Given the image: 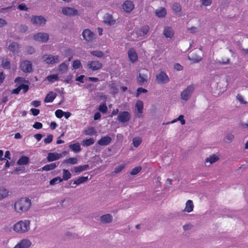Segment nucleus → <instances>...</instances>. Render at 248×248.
Listing matches in <instances>:
<instances>
[{"instance_id": "nucleus-1", "label": "nucleus", "mask_w": 248, "mask_h": 248, "mask_svg": "<svg viewBox=\"0 0 248 248\" xmlns=\"http://www.w3.org/2000/svg\"><path fill=\"white\" fill-rule=\"evenodd\" d=\"M31 206V201L27 198H22L16 201L14 204L15 211L17 213L27 211Z\"/></svg>"}, {"instance_id": "nucleus-2", "label": "nucleus", "mask_w": 248, "mask_h": 248, "mask_svg": "<svg viewBox=\"0 0 248 248\" xmlns=\"http://www.w3.org/2000/svg\"><path fill=\"white\" fill-rule=\"evenodd\" d=\"M30 221L28 220H21L16 223L13 227L14 230L19 233H23L30 229Z\"/></svg>"}, {"instance_id": "nucleus-3", "label": "nucleus", "mask_w": 248, "mask_h": 248, "mask_svg": "<svg viewBox=\"0 0 248 248\" xmlns=\"http://www.w3.org/2000/svg\"><path fill=\"white\" fill-rule=\"evenodd\" d=\"M42 59L46 64L54 65L60 62V56L51 54L45 55L42 56Z\"/></svg>"}, {"instance_id": "nucleus-4", "label": "nucleus", "mask_w": 248, "mask_h": 248, "mask_svg": "<svg viewBox=\"0 0 248 248\" xmlns=\"http://www.w3.org/2000/svg\"><path fill=\"white\" fill-rule=\"evenodd\" d=\"M21 70L25 73H30L32 71V63L31 61L25 60L20 65Z\"/></svg>"}, {"instance_id": "nucleus-5", "label": "nucleus", "mask_w": 248, "mask_h": 248, "mask_svg": "<svg viewBox=\"0 0 248 248\" xmlns=\"http://www.w3.org/2000/svg\"><path fill=\"white\" fill-rule=\"evenodd\" d=\"M131 119L130 113L127 111H121L118 115L117 120L120 123L128 122Z\"/></svg>"}, {"instance_id": "nucleus-6", "label": "nucleus", "mask_w": 248, "mask_h": 248, "mask_svg": "<svg viewBox=\"0 0 248 248\" xmlns=\"http://www.w3.org/2000/svg\"><path fill=\"white\" fill-rule=\"evenodd\" d=\"M156 81L158 84H164L168 83L170 79L164 72H160L156 76Z\"/></svg>"}, {"instance_id": "nucleus-7", "label": "nucleus", "mask_w": 248, "mask_h": 248, "mask_svg": "<svg viewBox=\"0 0 248 248\" xmlns=\"http://www.w3.org/2000/svg\"><path fill=\"white\" fill-rule=\"evenodd\" d=\"M194 87L192 85L188 86L181 93V98L185 101L187 100L190 97L192 93L193 92Z\"/></svg>"}, {"instance_id": "nucleus-8", "label": "nucleus", "mask_w": 248, "mask_h": 248, "mask_svg": "<svg viewBox=\"0 0 248 248\" xmlns=\"http://www.w3.org/2000/svg\"><path fill=\"white\" fill-rule=\"evenodd\" d=\"M87 67L92 71H96L101 68L102 64L98 61H90L87 63Z\"/></svg>"}, {"instance_id": "nucleus-9", "label": "nucleus", "mask_w": 248, "mask_h": 248, "mask_svg": "<svg viewBox=\"0 0 248 248\" xmlns=\"http://www.w3.org/2000/svg\"><path fill=\"white\" fill-rule=\"evenodd\" d=\"M82 36L87 42H91L94 38V33L89 29L83 30Z\"/></svg>"}, {"instance_id": "nucleus-10", "label": "nucleus", "mask_w": 248, "mask_h": 248, "mask_svg": "<svg viewBox=\"0 0 248 248\" xmlns=\"http://www.w3.org/2000/svg\"><path fill=\"white\" fill-rule=\"evenodd\" d=\"M31 21L34 25L43 26L46 24V20L42 16H32Z\"/></svg>"}, {"instance_id": "nucleus-11", "label": "nucleus", "mask_w": 248, "mask_h": 248, "mask_svg": "<svg viewBox=\"0 0 248 248\" xmlns=\"http://www.w3.org/2000/svg\"><path fill=\"white\" fill-rule=\"evenodd\" d=\"M48 39V34L45 32H39L34 36V39L39 42H46Z\"/></svg>"}, {"instance_id": "nucleus-12", "label": "nucleus", "mask_w": 248, "mask_h": 248, "mask_svg": "<svg viewBox=\"0 0 248 248\" xmlns=\"http://www.w3.org/2000/svg\"><path fill=\"white\" fill-rule=\"evenodd\" d=\"M124 10L126 13H130L134 8V4L131 0H126L122 5Z\"/></svg>"}, {"instance_id": "nucleus-13", "label": "nucleus", "mask_w": 248, "mask_h": 248, "mask_svg": "<svg viewBox=\"0 0 248 248\" xmlns=\"http://www.w3.org/2000/svg\"><path fill=\"white\" fill-rule=\"evenodd\" d=\"M31 244V242L27 239H23L20 241L14 248H28Z\"/></svg>"}, {"instance_id": "nucleus-14", "label": "nucleus", "mask_w": 248, "mask_h": 248, "mask_svg": "<svg viewBox=\"0 0 248 248\" xmlns=\"http://www.w3.org/2000/svg\"><path fill=\"white\" fill-rule=\"evenodd\" d=\"M62 13L67 16H72L76 15L78 11L74 8L66 7L62 8Z\"/></svg>"}, {"instance_id": "nucleus-15", "label": "nucleus", "mask_w": 248, "mask_h": 248, "mask_svg": "<svg viewBox=\"0 0 248 248\" xmlns=\"http://www.w3.org/2000/svg\"><path fill=\"white\" fill-rule=\"evenodd\" d=\"M148 81L147 73H139L138 76L137 82L140 85H142Z\"/></svg>"}, {"instance_id": "nucleus-16", "label": "nucleus", "mask_w": 248, "mask_h": 248, "mask_svg": "<svg viewBox=\"0 0 248 248\" xmlns=\"http://www.w3.org/2000/svg\"><path fill=\"white\" fill-rule=\"evenodd\" d=\"M111 137L106 136L101 138L98 141L97 144L100 146H107L111 141Z\"/></svg>"}, {"instance_id": "nucleus-17", "label": "nucleus", "mask_w": 248, "mask_h": 248, "mask_svg": "<svg viewBox=\"0 0 248 248\" xmlns=\"http://www.w3.org/2000/svg\"><path fill=\"white\" fill-rule=\"evenodd\" d=\"M128 56L129 60L132 62H134L137 61L138 58L137 53H136L135 50L133 48L129 49L128 50Z\"/></svg>"}, {"instance_id": "nucleus-18", "label": "nucleus", "mask_w": 248, "mask_h": 248, "mask_svg": "<svg viewBox=\"0 0 248 248\" xmlns=\"http://www.w3.org/2000/svg\"><path fill=\"white\" fill-rule=\"evenodd\" d=\"M174 34V31L173 29L170 27H165L163 31V35L166 38H171Z\"/></svg>"}, {"instance_id": "nucleus-19", "label": "nucleus", "mask_w": 248, "mask_h": 248, "mask_svg": "<svg viewBox=\"0 0 248 248\" xmlns=\"http://www.w3.org/2000/svg\"><path fill=\"white\" fill-rule=\"evenodd\" d=\"M103 21L105 23L112 25L115 23V20L113 19L112 16L109 14H106L103 17Z\"/></svg>"}, {"instance_id": "nucleus-20", "label": "nucleus", "mask_w": 248, "mask_h": 248, "mask_svg": "<svg viewBox=\"0 0 248 248\" xmlns=\"http://www.w3.org/2000/svg\"><path fill=\"white\" fill-rule=\"evenodd\" d=\"M62 156V154H58L57 153H50L48 154L47 159L48 161L51 162L59 159Z\"/></svg>"}, {"instance_id": "nucleus-21", "label": "nucleus", "mask_w": 248, "mask_h": 248, "mask_svg": "<svg viewBox=\"0 0 248 248\" xmlns=\"http://www.w3.org/2000/svg\"><path fill=\"white\" fill-rule=\"evenodd\" d=\"M155 14L158 17H164L167 14L166 9L164 7H159L155 10Z\"/></svg>"}, {"instance_id": "nucleus-22", "label": "nucleus", "mask_w": 248, "mask_h": 248, "mask_svg": "<svg viewBox=\"0 0 248 248\" xmlns=\"http://www.w3.org/2000/svg\"><path fill=\"white\" fill-rule=\"evenodd\" d=\"M56 97V93L53 92H49L45 98L46 103L52 102Z\"/></svg>"}, {"instance_id": "nucleus-23", "label": "nucleus", "mask_w": 248, "mask_h": 248, "mask_svg": "<svg viewBox=\"0 0 248 248\" xmlns=\"http://www.w3.org/2000/svg\"><path fill=\"white\" fill-rule=\"evenodd\" d=\"M218 159V157L216 155L210 156L209 157L206 158L205 160V165L206 166H209L217 161Z\"/></svg>"}, {"instance_id": "nucleus-24", "label": "nucleus", "mask_w": 248, "mask_h": 248, "mask_svg": "<svg viewBox=\"0 0 248 248\" xmlns=\"http://www.w3.org/2000/svg\"><path fill=\"white\" fill-rule=\"evenodd\" d=\"M29 162V158L26 156H22L17 161V164L18 165H26Z\"/></svg>"}, {"instance_id": "nucleus-25", "label": "nucleus", "mask_w": 248, "mask_h": 248, "mask_svg": "<svg viewBox=\"0 0 248 248\" xmlns=\"http://www.w3.org/2000/svg\"><path fill=\"white\" fill-rule=\"evenodd\" d=\"M58 165V163H53L49 164H47L44 166L42 168V170L48 171L54 170Z\"/></svg>"}, {"instance_id": "nucleus-26", "label": "nucleus", "mask_w": 248, "mask_h": 248, "mask_svg": "<svg viewBox=\"0 0 248 248\" xmlns=\"http://www.w3.org/2000/svg\"><path fill=\"white\" fill-rule=\"evenodd\" d=\"M68 69V64L65 62L62 63L58 67L57 70L62 73L65 74L66 73Z\"/></svg>"}, {"instance_id": "nucleus-27", "label": "nucleus", "mask_w": 248, "mask_h": 248, "mask_svg": "<svg viewBox=\"0 0 248 248\" xmlns=\"http://www.w3.org/2000/svg\"><path fill=\"white\" fill-rule=\"evenodd\" d=\"M194 207V205L193 203V202L191 200H188L186 203V207L185 209V211L187 212H191L193 211Z\"/></svg>"}, {"instance_id": "nucleus-28", "label": "nucleus", "mask_w": 248, "mask_h": 248, "mask_svg": "<svg viewBox=\"0 0 248 248\" xmlns=\"http://www.w3.org/2000/svg\"><path fill=\"white\" fill-rule=\"evenodd\" d=\"M69 147L72 151L76 153H78L81 151L80 146L78 142L70 144Z\"/></svg>"}, {"instance_id": "nucleus-29", "label": "nucleus", "mask_w": 248, "mask_h": 248, "mask_svg": "<svg viewBox=\"0 0 248 248\" xmlns=\"http://www.w3.org/2000/svg\"><path fill=\"white\" fill-rule=\"evenodd\" d=\"M135 107L139 113L141 114L143 112V103L142 101L138 100L136 104Z\"/></svg>"}, {"instance_id": "nucleus-30", "label": "nucleus", "mask_w": 248, "mask_h": 248, "mask_svg": "<svg viewBox=\"0 0 248 248\" xmlns=\"http://www.w3.org/2000/svg\"><path fill=\"white\" fill-rule=\"evenodd\" d=\"M89 165H84L77 166L74 167V171L75 173H79L86 170L87 169L89 168Z\"/></svg>"}, {"instance_id": "nucleus-31", "label": "nucleus", "mask_w": 248, "mask_h": 248, "mask_svg": "<svg viewBox=\"0 0 248 248\" xmlns=\"http://www.w3.org/2000/svg\"><path fill=\"white\" fill-rule=\"evenodd\" d=\"M100 219L101 221L104 223H109L111 221L112 219V217L110 214H106L100 217Z\"/></svg>"}, {"instance_id": "nucleus-32", "label": "nucleus", "mask_w": 248, "mask_h": 248, "mask_svg": "<svg viewBox=\"0 0 248 248\" xmlns=\"http://www.w3.org/2000/svg\"><path fill=\"white\" fill-rule=\"evenodd\" d=\"M9 191L4 187H0V200L4 199L9 195Z\"/></svg>"}, {"instance_id": "nucleus-33", "label": "nucleus", "mask_w": 248, "mask_h": 248, "mask_svg": "<svg viewBox=\"0 0 248 248\" xmlns=\"http://www.w3.org/2000/svg\"><path fill=\"white\" fill-rule=\"evenodd\" d=\"M84 133L86 135L92 136L96 134V131L95 128L93 127H89L84 130Z\"/></svg>"}, {"instance_id": "nucleus-34", "label": "nucleus", "mask_w": 248, "mask_h": 248, "mask_svg": "<svg viewBox=\"0 0 248 248\" xmlns=\"http://www.w3.org/2000/svg\"><path fill=\"white\" fill-rule=\"evenodd\" d=\"M71 177V174L68 170L63 169L62 170V181H67Z\"/></svg>"}, {"instance_id": "nucleus-35", "label": "nucleus", "mask_w": 248, "mask_h": 248, "mask_svg": "<svg viewBox=\"0 0 248 248\" xmlns=\"http://www.w3.org/2000/svg\"><path fill=\"white\" fill-rule=\"evenodd\" d=\"M149 27L148 25H145L141 28L139 31V34L140 36H145L148 32Z\"/></svg>"}, {"instance_id": "nucleus-36", "label": "nucleus", "mask_w": 248, "mask_h": 248, "mask_svg": "<svg viewBox=\"0 0 248 248\" xmlns=\"http://www.w3.org/2000/svg\"><path fill=\"white\" fill-rule=\"evenodd\" d=\"M47 80L50 83H54L56 81H57L59 79L58 74H52L47 76L46 78Z\"/></svg>"}, {"instance_id": "nucleus-37", "label": "nucleus", "mask_w": 248, "mask_h": 248, "mask_svg": "<svg viewBox=\"0 0 248 248\" xmlns=\"http://www.w3.org/2000/svg\"><path fill=\"white\" fill-rule=\"evenodd\" d=\"M78 163V159L75 157H70L69 158L65 159L62 163L69 164L71 165L76 164Z\"/></svg>"}, {"instance_id": "nucleus-38", "label": "nucleus", "mask_w": 248, "mask_h": 248, "mask_svg": "<svg viewBox=\"0 0 248 248\" xmlns=\"http://www.w3.org/2000/svg\"><path fill=\"white\" fill-rule=\"evenodd\" d=\"M94 143V140L93 138H90L83 140L82 142V145L83 146H89L93 145Z\"/></svg>"}, {"instance_id": "nucleus-39", "label": "nucleus", "mask_w": 248, "mask_h": 248, "mask_svg": "<svg viewBox=\"0 0 248 248\" xmlns=\"http://www.w3.org/2000/svg\"><path fill=\"white\" fill-rule=\"evenodd\" d=\"M178 121H180L181 124L182 125H184L185 124L186 122H185V120L184 119V116L182 115H180L177 118L175 119L170 122L167 123L166 124H173Z\"/></svg>"}, {"instance_id": "nucleus-40", "label": "nucleus", "mask_w": 248, "mask_h": 248, "mask_svg": "<svg viewBox=\"0 0 248 248\" xmlns=\"http://www.w3.org/2000/svg\"><path fill=\"white\" fill-rule=\"evenodd\" d=\"M88 179V177L87 176H86V177L82 176V177H80L79 178L77 179V180H76L74 182L73 184H75L76 185H80L82 183L85 182L86 181H87Z\"/></svg>"}, {"instance_id": "nucleus-41", "label": "nucleus", "mask_w": 248, "mask_h": 248, "mask_svg": "<svg viewBox=\"0 0 248 248\" xmlns=\"http://www.w3.org/2000/svg\"><path fill=\"white\" fill-rule=\"evenodd\" d=\"M109 86L111 90L112 93L114 94H115L118 93V87L115 83H111V84H109Z\"/></svg>"}, {"instance_id": "nucleus-42", "label": "nucleus", "mask_w": 248, "mask_h": 248, "mask_svg": "<svg viewBox=\"0 0 248 248\" xmlns=\"http://www.w3.org/2000/svg\"><path fill=\"white\" fill-rule=\"evenodd\" d=\"M188 59L193 62H198L202 60V57L196 55L191 54L188 56Z\"/></svg>"}, {"instance_id": "nucleus-43", "label": "nucleus", "mask_w": 248, "mask_h": 248, "mask_svg": "<svg viewBox=\"0 0 248 248\" xmlns=\"http://www.w3.org/2000/svg\"><path fill=\"white\" fill-rule=\"evenodd\" d=\"M91 54L97 58H101L104 55V53L100 50H93L90 52Z\"/></svg>"}, {"instance_id": "nucleus-44", "label": "nucleus", "mask_w": 248, "mask_h": 248, "mask_svg": "<svg viewBox=\"0 0 248 248\" xmlns=\"http://www.w3.org/2000/svg\"><path fill=\"white\" fill-rule=\"evenodd\" d=\"M62 181V179L60 177H56L49 181V184L51 186H53L57 183H60Z\"/></svg>"}, {"instance_id": "nucleus-45", "label": "nucleus", "mask_w": 248, "mask_h": 248, "mask_svg": "<svg viewBox=\"0 0 248 248\" xmlns=\"http://www.w3.org/2000/svg\"><path fill=\"white\" fill-rule=\"evenodd\" d=\"M172 10L176 13L180 12L181 11V6L180 4L178 3H175L172 5Z\"/></svg>"}, {"instance_id": "nucleus-46", "label": "nucleus", "mask_w": 248, "mask_h": 248, "mask_svg": "<svg viewBox=\"0 0 248 248\" xmlns=\"http://www.w3.org/2000/svg\"><path fill=\"white\" fill-rule=\"evenodd\" d=\"M142 141L141 139L139 137H136L133 140V144L135 147H138Z\"/></svg>"}, {"instance_id": "nucleus-47", "label": "nucleus", "mask_w": 248, "mask_h": 248, "mask_svg": "<svg viewBox=\"0 0 248 248\" xmlns=\"http://www.w3.org/2000/svg\"><path fill=\"white\" fill-rule=\"evenodd\" d=\"M2 66L7 69L10 68V62L6 59H3L2 61Z\"/></svg>"}, {"instance_id": "nucleus-48", "label": "nucleus", "mask_w": 248, "mask_h": 248, "mask_svg": "<svg viewBox=\"0 0 248 248\" xmlns=\"http://www.w3.org/2000/svg\"><path fill=\"white\" fill-rule=\"evenodd\" d=\"M18 48V45L16 43L14 42L11 43L8 49L13 52H14L16 50V49Z\"/></svg>"}, {"instance_id": "nucleus-49", "label": "nucleus", "mask_w": 248, "mask_h": 248, "mask_svg": "<svg viewBox=\"0 0 248 248\" xmlns=\"http://www.w3.org/2000/svg\"><path fill=\"white\" fill-rule=\"evenodd\" d=\"M141 170V167H136L133 169L130 172V174L132 175L137 174Z\"/></svg>"}, {"instance_id": "nucleus-50", "label": "nucleus", "mask_w": 248, "mask_h": 248, "mask_svg": "<svg viewBox=\"0 0 248 248\" xmlns=\"http://www.w3.org/2000/svg\"><path fill=\"white\" fill-rule=\"evenodd\" d=\"M147 92V90L145 89H143L141 87L138 88L137 90V92L136 93V96L138 97L140 94L141 93H146Z\"/></svg>"}, {"instance_id": "nucleus-51", "label": "nucleus", "mask_w": 248, "mask_h": 248, "mask_svg": "<svg viewBox=\"0 0 248 248\" xmlns=\"http://www.w3.org/2000/svg\"><path fill=\"white\" fill-rule=\"evenodd\" d=\"M81 66V62L79 60H75L73 62V67L75 69H77L79 68Z\"/></svg>"}, {"instance_id": "nucleus-52", "label": "nucleus", "mask_w": 248, "mask_h": 248, "mask_svg": "<svg viewBox=\"0 0 248 248\" xmlns=\"http://www.w3.org/2000/svg\"><path fill=\"white\" fill-rule=\"evenodd\" d=\"M98 110L103 113H106L107 111L108 108L105 104H103L99 107Z\"/></svg>"}, {"instance_id": "nucleus-53", "label": "nucleus", "mask_w": 248, "mask_h": 248, "mask_svg": "<svg viewBox=\"0 0 248 248\" xmlns=\"http://www.w3.org/2000/svg\"><path fill=\"white\" fill-rule=\"evenodd\" d=\"M124 167H125V165H124V164H122V165H120L116 167L115 168V170H114V173H118L121 172L122 170L124 169Z\"/></svg>"}, {"instance_id": "nucleus-54", "label": "nucleus", "mask_w": 248, "mask_h": 248, "mask_svg": "<svg viewBox=\"0 0 248 248\" xmlns=\"http://www.w3.org/2000/svg\"><path fill=\"white\" fill-rule=\"evenodd\" d=\"M53 136L52 135H49L44 139V141L46 144L50 143L53 140Z\"/></svg>"}, {"instance_id": "nucleus-55", "label": "nucleus", "mask_w": 248, "mask_h": 248, "mask_svg": "<svg viewBox=\"0 0 248 248\" xmlns=\"http://www.w3.org/2000/svg\"><path fill=\"white\" fill-rule=\"evenodd\" d=\"M55 113L57 118H61L63 116L64 111L61 109H57Z\"/></svg>"}, {"instance_id": "nucleus-56", "label": "nucleus", "mask_w": 248, "mask_h": 248, "mask_svg": "<svg viewBox=\"0 0 248 248\" xmlns=\"http://www.w3.org/2000/svg\"><path fill=\"white\" fill-rule=\"evenodd\" d=\"M202 5L208 6L211 4L212 0H200Z\"/></svg>"}, {"instance_id": "nucleus-57", "label": "nucleus", "mask_w": 248, "mask_h": 248, "mask_svg": "<svg viewBox=\"0 0 248 248\" xmlns=\"http://www.w3.org/2000/svg\"><path fill=\"white\" fill-rule=\"evenodd\" d=\"M17 8L21 10V11H27L28 10V8L27 7L26 4L25 3H21L18 6Z\"/></svg>"}, {"instance_id": "nucleus-58", "label": "nucleus", "mask_w": 248, "mask_h": 248, "mask_svg": "<svg viewBox=\"0 0 248 248\" xmlns=\"http://www.w3.org/2000/svg\"><path fill=\"white\" fill-rule=\"evenodd\" d=\"M20 90H23V93H25L28 92L29 90V86L26 84H21L19 85Z\"/></svg>"}, {"instance_id": "nucleus-59", "label": "nucleus", "mask_w": 248, "mask_h": 248, "mask_svg": "<svg viewBox=\"0 0 248 248\" xmlns=\"http://www.w3.org/2000/svg\"><path fill=\"white\" fill-rule=\"evenodd\" d=\"M42 127L43 124L40 122H35L33 125V127L37 129H40L42 128Z\"/></svg>"}, {"instance_id": "nucleus-60", "label": "nucleus", "mask_w": 248, "mask_h": 248, "mask_svg": "<svg viewBox=\"0 0 248 248\" xmlns=\"http://www.w3.org/2000/svg\"><path fill=\"white\" fill-rule=\"evenodd\" d=\"M27 52L29 54H32L35 52V49L31 46L27 47Z\"/></svg>"}, {"instance_id": "nucleus-61", "label": "nucleus", "mask_w": 248, "mask_h": 248, "mask_svg": "<svg viewBox=\"0 0 248 248\" xmlns=\"http://www.w3.org/2000/svg\"><path fill=\"white\" fill-rule=\"evenodd\" d=\"M31 111L34 116L38 115L40 112V110L36 108H31Z\"/></svg>"}, {"instance_id": "nucleus-62", "label": "nucleus", "mask_w": 248, "mask_h": 248, "mask_svg": "<svg viewBox=\"0 0 248 248\" xmlns=\"http://www.w3.org/2000/svg\"><path fill=\"white\" fill-rule=\"evenodd\" d=\"M234 135L231 133H229L226 136V139L228 140V141H232L234 139Z\"/></svg>"}, {"instance_id": "nucleus-63", "label": "nucleus", "mask_w": 248, "mask_h": 248, "mask_svg": "<svg viewBox=\"0 0 248 248\" xmlns=\"http://www.w3.org/2000/svg\"><path fill=\"white\" fill-rule=\"evenodd\" d=\"M174 68L175 69L178 71H181L183 70V66L180 65L179 63H176L174 64Z\"/></svg>"}, {"instance_id": "nucleus-64", "label": "nucleus", "mask_w": 248, "mask_h": 248, "mask_svg": "<svg viewBox=\"0 0 248 248\" xmlns=\"http://www.w3.org/2000/svg\"><path fill=\"white\" fill-rule=\"evenodd\" d=\"M31 104L35 107H38L40 105L41 102L40 101L34 100L31 102Z\"/></svg>"}]
</instances>
